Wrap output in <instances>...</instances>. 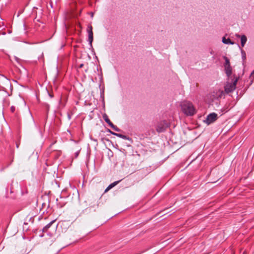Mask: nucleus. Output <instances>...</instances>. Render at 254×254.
I'll use <instances>...</instances> for the list:
<instances>
[{"label": "nucleus", "mask_w": 254, "mask_h": 254, "mask_svg": "<svg viewBox=\"0 0 254 254\" xmlns=\"http://www.w3.org/2000/svg\"><path fill=\"white\" fill-rule=\"evenodd\" d=\"M180 106L182 112L187 116H192L196 113L194 106L189 101H183Z\"/></svg>", "instance_id": "f257e3e1"}, {"label": "nucleus", "mask_w": 254, "mask_h": 254, "mask_svg": "<svg viewBox=\"0 0 254 254\" xmlns=\"http://www.w3.org/2000/svg\"><path fill=\"white\" fill-rule=\"evenodd\" d=\"M238 80V78L234 77L232 82H227L225 87V92L228 94L233 92L236 87V85Z\"/></svg>", "instance_id": "f03ea898"}, {"label": "nucleus", "mask_w": 254, "mask_h": 254, "mask_svg": "<svg viewBox=\"0 0 254 254\" xmlns=\"http://www.w3.org/2000/svg\"><path fill=\"white\" fill-rule=\"evenodd\" d=\"M224 58L225 61L224 64L225 71L228 77L229 78L232 73V67L228 58L226 57H224Z\"/></svg>", "instance_id": "7ed1b4c3"}, {"label": "nucleus", "mask_w": 254, "mask_h": 254, "mask_svg": "<svg viewBox=\"0 0 254 254\" xmlns=\"http://www.w3.org/2000/svg\"><path fill=\"white\" fill-rule=\"evenodd\" d=\"M217 119V114L215 113H212L207 115L206 119L204 122L209 125L214 122Z\"/></svg>", "instance_id": "20e7f679"}, {"label": "nucleus", "mask_w": 254, "mask_h": 254, "mask_svg": "<svg viewBox=\"0 0 254 254\" xmlns=\"http://www.w3.org/2000/svg\"><path fill=\"white\" fill-rule=\"evenodd\" d=\"M169 127L168 124L165 121L160 122L156 127V130L158 133L164 132Z\"/></svg>", "instance_id": "39448f33"}, {"label": "nucleus", "mask_w": 254, "mask_h": 254, "mask_svg": "<svg viewBox=\"0 0 254 254\" xmlns=\"http://www.w3.org/2000/svg\"><path fill=\"white\" fill-rule=\"evenodd\" d=\"M87 31L88 32V41L90 46H92V43L93 40V33L92 32V27L91 25L88 26L87 28Z\"/></svg>", "instance_id": "423d86ee"}, {"label": "nucleus", "mask_w": 254, "mask_h": 254, "mask_svg": "<svg viewBox=\"0 0 254 254\" xmlns=\"http://www.w3.org/2000/svg\"><path fill=\"white\" fill-rule=\"evenodd\" d=\"M236 36L238 38L241 37V45L242 47H244L247 41V37L245 35L240 36L238 34H237Z\"/></svg>", "instance_id": "0eeeda50"}, {"label": "nucleus", "mask_w": 254, "mask_h": 254, "mask_svg": "<svg viewBox=\"0 0 254 254\" xmlns=\"http://www.w3.org/2000/svg\"><path fill=\"white\" fill-rule=\"evenodd\" d=\"M56 220H53L49 224H48L45 227H44L43 229V232H47L48 234H49L48 229L51 227V226L55 222Z\"/></svg>", "instance_id": "6e6552de"}, {"label": "nucleus", "mask_w": 254, "mask_h": 254, "mask_svg": "<svg viewBox=\"0 0 254 254\" xmlns=\"http://www.w3.org/2000/svg\"><path fill=\"white\" fill-rule=\"evenodd\" d=\"M109 132L110 133H111L112 134L114 135L119 137H120L121 138L125 139H126L127 138L126 135H123V134H120V133H117L114 132L110 129H109Z\"/></svg>", "instance_id": "1a4fd4ad"}, {"label": "nucleus", "mask_w": 254, "mask_h": 254, "mask_svg": "<svg viewBox=\"0 0 254 254\" xmlns=\"http://www.w3.org/2000/svg\"><path fill=\"white\" fill-rule=\"evenodd\" d=\"M120 182V181H115L114 182H113V183L110 184L108 187L106 189V190H105V192H107L109 190H110V189H111L112 188H113V187H114L115 186H116L119 182Z\"/></svg>", "instance_id": "9d476101"}, {"label": "nucleus", "mask_w": 254, "mask_h": 254, "mask_svg": "<svg viewBox=\"0 0 254 254\" xmlns=\"http://www.w3.org/2000/svg\"><path fill=\"white\" fill-rule=\"evenodd\" d=\"M222 42L223 43L226 44H230V45H233L234 44V42L231 41L230 39L229 38H225V37H223L222 39Z\"/></svg>", "instance_id": "9b49d317"}, {"label": "nucleus", "mask_w": 254, "mask_h": 254, "mask_svg": "<svg viewBox=\"0 0 254 254\" xmlns=\"http://www.w3.org/2000/svg\"><path fill=\"white\" fill-rule=\"evenodd\" d=\"M100 88L101 90V97L102 98L103 103L104 104V86H101L100 85Z\"/></svg>", "instance_id": "f8f14e48"}, {"label": "nucleus", "mask_w": 254, "mask_h": 254, "mask_svg": "<svg viewBox=\"0 0 254 254\" xmlns=\"http://www.w3.org/2000/svg\"><path fill=\"white\" fill-rule=\"evenodd\" d=\"M103 117L105 120V121L110 126H111L113 123L109 120L108 116L106 114H104L103 116Z\"/></svg>", "instance_id": "ddd939ff"}, {"label": "nucleus", "mask_w": 254, "mask_h": 254, "mask_svg": "<svg viewBox=\"0 0 254 254\" xmlns=\"http://www.w3.org/2000/svg\"><path fill=\"white\" fill-rule=\"evenodd\" d=\"M110 127L116 131L119 132L121 131L120 129L117 126H115L113 124H112Z\"/></svg>", "instance_id": "4468645a"}, {"label": "nucleus", "mask_w": 254, "mask_h": 254, "mask_svg": "<svg viewBox=\"0 0 254 254\" xmlns=\"http://www.w3.org/2000/svg\"><path fill=\"white\" fill-rule=\"evenodd\" d=\"M242 57L243 61H245L246 59V54L245 52L243 50H241Z\"/></svg>", "instance_id": "2eb2a0df"}, {"label": "nucleus", "mask_w": 254, "mask_h": 254, "mask_svg": "<svg viewBox=\"0 0 254 254\" xmlns=\"http://www.w3.org/2000/svg\"><path fill=\"white\" fill-rule=\"evenodd\" d=\"M218 93H219V95H217L215 98H220L223 94V91H219Z\"/></svg>", "instance_id": "dca6fc26"}, {"label": "nucleus", "mask_w": 254, "mask_h": 254, "mask_svg": "<svg viewBox=\"0 0 254 254\" xmlns=\"http://www.w3.org/2000/svg\"><path fill=\"white\" fill-rule=\"evenodd\" d=\"M10 111L12 113H13L14 112V111H15V107L13 106H12L11 107H10Z\"/></svg>", "instance_id": "f3484780"}, {"label": "nucleus", "mask_w": 254, "mask_h": 254, "mask_svg": "<svg viewBox=\"0 0 254 254\" xmlns=\"http://www.w3.org/2000/svg\"><path fill=\"white\" fill-rule=\"evenodd\" d=\"M80 150L76 151L74 153L75 158H77L78 156Z\"/></svg>", "instance_id": "a211bd4d"}, {"label": "nucleus", "mask_w": 254, "mask_h": 254, "mask_svg": "<svg viewBox=\"0 0 254 254\" xmlns=\"http://www.w3.org/2000/svg\"><path fill=\"white\" fill-rule=\"evenodd\" d=\"M0 34L4 35L5 34V33L4 32H1V31H0Z\"/></svg>", "instance_id": "6ab92c4d"}, {"label": "nucleus", "mask_w": 254, "mask_h": 254, "mask_svg": "<svg viewBox=\"0 0 254 254\" xmlns=\"http://www.w3.org/2000/svg\"><path fill=\"white\" fill-rule=\"evenodd\" d=\"M57 226L56 225V226H55V227L53 228V230H54V231H55V230H56V228H57Z\"/></svg>", "instance_id": "aec40b11"}, {"label": "nucleus", "mask_w": 254, "mask_h": 254, "mask_svg": "<svg viewBox=\"0 0 254 254\" xmlns=\"http://www.w3.org/2000/svg\"><path fill=\"white\" fill-rule=\"evenodd\" d=\"M93 15H94V13L92 12L91 13V16L93 17Z\"/></svg>", "instance_id": "412c9836"}, {"label": "nucleus", "mask_w": 254, "mask_h": 254, "mask_svg": "<svg viewBox=\"0 0 254 254\" xmlns=\"http://www.w3.org/2000/svg\"><path fill=\"white\" fill-rule=\"evenodd\" d=\"M254 74V70H253V71L252 72V74Z\"/></svg>", "instance_id": "4be33fe9"}, {"label": "nucleus", "mask_w": 254, "mask_h": 254, "mask_svg": "<svg viewBox=\"0 0 254 254\" xmlns=\"http://www.w3.org/2000/svg\"><path fill=\"white\" fill-rule=\"evenodd\" d=\"M16 147H17V148L18 147V144H16Z\"/></svg>", "instance_id": "5701e85b"}]
</instances>
